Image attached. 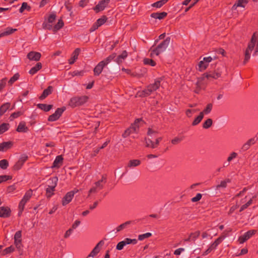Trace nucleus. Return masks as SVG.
Instances as JSON below:
<instances>
[{
    "label": "nucleus",
    "mask_w": 258,
    "mask_h": 258,
    "mask_svg": "<svg viewBox=\"0 0 258 258\" xmlns=\"http://www.w3.org/2000/svg\"><path fill=\"white\" fill-rule=\"evenodd\" d=\"M255 46L253 55H256L258 53V33L255 32L251 36L250 41L248 42V46L244 53V59L243 64H245L250 59V53Z\"/></svg>",
    "instance_id": "1"
},
{
    "label": "nucleus",
    "mask_w": 258,
    "mask_h": 258,
    "mask_svg": "<svg viewBox=\"0 0 258 258\" xmlns=\"http://www.w3.org/2000/svg\"><path fill=\"white\" fill-rule=\"evenodd\" d=\"M170 42V37H168L159 44L156 47H154V45L152 46L149 50V51L151 52L150 54L151 56L153 57V54L159 55L161 53L164 51L169 44Z\"/></svg>",
    "instance_id": "2"
},
{
    "label": "nucleus",
    "mask_w": 258,
    "mask_h": 258,
    "mask_svg": "<svg viewBox=\"0 0 258 258\" xmlns=\"http://www.w3.org/2000/svg\"><path fill=\"white\" fill-rule=\"evenodd\" d=\"M142 119L141 118L136 119L134 123L124 131V133L122 134V137L123 138H126L128 136L132 135V137L135 138V136L134 134L137 135L139 131V126L138 123Z\"/></svg>",
    "instance_id": "3"
},
{
    "label": "nucleus",
    "mask_w": 258,
    "mask_h": 258,
    "mask_svg": "<svg viewBox=\"0 0 258 258\" xmlns=\"http://www.w3.org/2000/svg\"><path fill=\"white\" fill-rule=\"evenodd\" d=\"M88 99V97L86 95L75 96L70 99L69 102V105L72 108L81 106L86 103Z\"/></svg>",
    "instance_id": "4"
},
{
    "label": "nucleus",
    "mask_w": 258,
    "mask_h": 258,
    "mask_svg": "<svg viewBox=\"0 0 258 258\" xmlns=\"http://www.w3.org/2000/svg\"><path fill=\"white\" fill-rule=\"evenodd\" d=\"M65 107H62L61 108H58L55 111L54 113L50 115L48 118V120L49 121H54L57 120L61 115L62 113L66 110Z\"/></svg>",
    "instance_id": "5"
},
{
    "label": "nucleus",
    "mask_w": 258,
    "mask_h": 258,
    "mask_svg": "<svg viewBox=\"0 0 258 258\" xmlns=\"http://www.w3.org/2000/svg\"><path fill=\"white\" fill-rule=\"evenodd\" d=\"M32 195V191L31 190H28L24 196L23 198L20 201L19 204V208L21 212L24 208V206L27 201L30 199Z\"/></svg>",
    "instance_id": "6"
},
{
    "label": "nucleus",
    "mask_w": 258,
    "mask_h": 258,
    "mask_svg": "<svg viewBox=\"0 0 258 258\" xmlns=\"http://www.w3.org/2000/svg\"><path fill=\"white\" fill-rule=\"evenodd\" d=\"M256 232V230H249L245 233L243 235L239 238V241L240 243H243L245 241L249 239Z\"/></svg>",
    "instance_id": "7"
},
{
    "label": "nucleus",
    "mask_w": 258,
    "mask_h": 258,
    "mask_svg": "<svg viewBox=\"0 0 258 258\" xmlns=\"http://www.w3.org/2000/svg\"><path fill=\"white\" fill-rule=\"evenodd\" d=\"M109 1L110 0L101 1L99 4L93 8L94 10L97 13L103 11L109 4Z\"/></svg>",
    "instance_id": "8"
},
{
    "label": "nucleus",
    "mask_w": 258,
    "mask_h": 258,
    "mask_svg": "<svg viewBox=\"0 0 258 258\" xmlns=\"http://www.w3.org/2000/svg\"><path fill=\"white\" fill-rule=\"evenodd\" d=\"M75 192L74 191H69L67 193L65 196L63 197L62 200V205L63 206H66L70 203L73 197H74Z\"/></svg>",
    "instance_id": "9"
},
{
    "label": "nucleus",
    "mask_w": 258,
    "mask_h": 258,
    "mask_svg": "<svg viewBox=\"0 0 258 258\" xmlns=\"http://www.w3.org/2000/svg\"><path fill=\"white\" fill-rule=\"evenodd\" d=\"M220 76L221 74L220 73L209 72L208 73L204 74L203 75L202 79H204L205 78H206L208 79H210L211 78L217 79Z\"/></svg>",
    "instance_id": "10"
},
{
    "label": "nucleus",
    "mask_w": 258,
    "mask_h": 258,
    "mask_svg": "<svg viewBox=\"0 0 258 258\" xmlns=\"http://www.w3.org/2000/svg\"><path fill=\"white\" fill-rule=\"evenodd\" d=\"M41 53L35 51H31L27 54V57L30 60L38 61L41 57Z\"/></svg>",
    "instance_id": "11"
},
{
    "label": "nucleus",
    "mask_w": 258,
    "mask_h": 258,
    "mask_svg": "<svg viewBox=\"0 0 258 258\" xmlns=\"http://www.w3.org/2000/svg\"><path fill=\"white\" fill-rule=\"evenodd\" d=\"M127 52L126 50L122 51L121 54L118 55L115 58L114 61L118 64L121 63L127 56Z\"/></svg>",
    "instance_id": "12"
},
{
    "label": "nucleus",
    "mask_w": 258,
    "mask_h": 258,
    "mask_svg": "<svg viewBox=\"0 0 258 258\" xmlns=\"http://www.w3.org/2000/svg\"><path fill=\"white\" fill-rule=\"evenodd\" d=\"M104 244V241L101 240L94 248L91 253L89 254V256L93 257L96 255L100 251V247Z\"/></svg>",
    "instance_id": "13"
},
{
    "label": "nucleus",
    "mask_w": 258,
    "mask_h": 258,
    "mask_svg": "<svg viewBox=\"0 0 258 258\" xmlns=\"http://www.w3.org/2000/svg\"><path fill=\"white\" fill-rule=\"evenodd\" d=\"M53 87L51 86H49L46 89H45L41 95L39 97L40 100H43L46 98L49 95L52 93Z\"/></svg>",
    "instance_id": "14"
},
{
    "label": "nucleus",
    "mask_w": 258,
    "mask_h": 258,
    "mask_svg": "<svg viewBox=\"0 0 258 258\" xmlns=\"http://www.w3.org/2000/svg\"><path fill=\"white\" fill-rule=\"evenodd\" d=\"M10 209L8 207H0V217L6 218L10 215Z\"/></svg>",
    "instance_id": "15"
},
{
    "label": "nucleus",
    "mask_w": 258,
    "mask_h": 258,
    "mask_svg": "<svg viewBox=\"0 0 258 258\" xmlns=\"http://www.w3.org/2000/svg\"><path fill=\"white\" fill-rule=\"evenodd\" d=\"M104 62L100 61L94 68V75L99 76L102 72L103 68L105 67Z\"/></svg>",
    "instance_id": "16"
},
{
    "label": "nucleus",
    "mask_w": 258,
    "mask_h": 258,
    "mask_svg": "<svg viewBox=\"0 0 258 258\" xmlns=\"http://www.w3.org/2000/svg\"><path fill=\"white\" fill-rule=\"evenodd\" d=\"M27 158L28 157L25 155H22L18 162L14 166V169L16 170L20 169Z\"/></svg>",
    "instance_id": "17"
},
{
    "label": "nucleus",
    "mask_w": 258,
    "mask_h": 258,
    "mask_svg": "<svg viewBox=\"0 0 258 258\" xmlns=\"http://www.w3.org/2000/svg\"><path fill=\"white\" fill-rule=\"evenodd\" d=\"M154 91L152 89L148 86L146 89L141 92H138V94L139 97H145L149 96Z\"/></svg>",
    "instance_id": "18"
},
{
    "label": "nucleus",
    "mask_w": 258,
    "mask_h": 258,
    "mask_svg": "<svg viewBox=\"0 0 258 258\" xmlns=\"http://www.w3.org/2000/svg\"><path fill=\"white\" fill-rule=\"evenodd\" d=\"M80 49L79 48H76L72 53V56L69 60V63L70 64H73L76 59L78 58V56L80 52Z\"/></svg>",
    "instance_id": "19"
},
{
    "label": "nucleus",
    "mask_w": 258,
    "mask_h": 258,
    "mask_svg": "<svg viewBox=\"0 0 258 258\" xmlns=\"http://www.w3.org/2000/svg\"><path fill=\"white\" fill-rule=\"evenodd\" d=\"M17 30V29H13L10 27L6 28V31L3 32H0V38L6 36L11 35L16 32Z\"/></svg>",
    "instance_id": "20"
},
{
    "label": "nucleus",
    "mask_w": 258,
    "mask_h": 258,
    "mask_svg": "<svg viewBox=\"0 0 258 258\" xmlns=\"http://www.w3.org/2000/svg\"><path fill=\"white\" fill-rule=\"evenodd\" d=\"M167 15V13L165 12H163L161 13H153L151 15V17L152 18L155 19H158L159 20H161L166 17Z\"/></svg>",
    "instance_id": "21"
},
{
    "label": "nucleus",
    "mask_w": 258,
    "mask_h": 258,
    "mask_svg": "<svg viewBox=\"0 0 258 258\" xmlns=\"http://www.w3.org/2000/svg\"><path fill=\"white\" fill-rule=\"evenodd\" d=\"M37 107L44 111L47 112L51 109L53 107L52 105H47L46 104L39 103L37 105Z\"/></svg>",
    "instance_id": "22"
},
{
    "label": "nucleus",
    "mask_w": 258,
    "mask_h": 258,
    "mask_svg": "<svg viewBox=\"0 0 258 258\" xmlns=\"http://www.w3.org/2000/svg\"><path fill=\"white\" fill-rule=\"evenodd\" d=\"M57 181H58V178L57 177H53L52 178L49 179L47 181L48 187H50V188L52 187V188H55V187L57 184Z\"/></svg>",
    "instance_id": "23"
},
{
    "label": "nucleus",
    "mask_w": 258,
    "mask_h": 258,
    "mask_svg": "<svg viewBox=\"0 0 258 258\" xmlns=\"http://www.w3.org/2000/svg\"><path fill=\"white\" fill-rule=\"evenodd\" d=\"M42 68V64L41 62H38L36 63L35 66L33 67L29 71V74L31 75H34L36 74L39 70Z\"/></svg>",
    "instance_id": "24"
},
{
    "label": "nucleus",
    "mask_w": 258,
    "mask_h": 258,
    "mask_svg": "<svg viewBox=\"0 0 258 258\" xmlns=\"http://www.w3.org/2000/svg\"><path fill=\"white\" fill-rule=\"evenodd\" d=\"M10 106L11 104L10 103L7 102L3 104L0 107V116L3 115Z\"/></svg>",
    "instance_id": "25"
},
{
    "label": "nucleus",
    "mask_w": 258,
    "mask_h": 258,
    "mask_svg": "<svg viewBox=\"0 0 258 258\" xmlns=\"http://www.w3.org/2000/svg\"><path fill=\"white\" fill-rule=\"evenodd\" d=\"M116 56V53H113L110 55H109L107 58H106L104 60H102V61H103L104 62V66H106L109 63H110L111 60L115 59V58Z\"/></svg>",
    "instance_id": "26"
},
{
    "label": "nucleus",
    "mask_w": 258,
    "mask_h": 258,
    "mask_svg": "<svg viewBox=\"0 0 258 258\" xmlns=\"http://www.w3.org/2000/svg\"><path fill=\"white\" fill-rule=\"evenodd\" d=\"M148 86L153 91H155L159 88L160 86V81L159 79H157L155 81V82L153 84H150Z\"/></svg>",
    "instance_id": "27"
},
{
    "label": "nucleus",
    "mask_w": 258,
    "mask_h": 258,
    "mask_svg": "<svg viewBox=\"0 0 258 258\" xmlns=\"http://www.w3.org/2000/svg\"><path fill=\"white\" fill-rule=\"evenodd\" d=\"M204 117V112H200V114L194 119L192 122V125L195 126L198 124Z\"/></svg>",
    "instance_id": "28"
},
{
    "label": "nucleus",
    "mask_w": 258,
    "mask_h": 258,
    "mask_svg": "<svg viewBox=\"0 0 258 258\" xmlns=\"http://www.w3.org/2000/svg\"><path fill=\"white\" fill-rule=\"evenodd\" d=\"M62 161V157L61 156H58L56 157L53 162V167L58 168L60 166Z\"/></svg>",
    "instance_id": "29"
},
{
    "label": "nucleus",
    "mask_w": 258,
    "mask_h": 258,
    "mask_svg": "<svg viewBox=\"0 0 258 258\" xmlns=\"http://www.w3.org/2000/svg\"><path fill=\"white\" fill-rule=\"evenodd\" d=\"M28 128L26 126L25 123L20 122L17 128V131L18 132L25 133L27 131Z\"/></svg>",
    "instance_id": "30"
},
{
    "label": "nucleus",
    "mask_w": 258,
    "mask_h": 258,
    "mask_svg": "<svg viewBox=\"0 0 258 258\" xmlns=\"http://www.w3.org/2000/svg\"><path fill=\"white\" fill-rule=\"evenodd\" d=\"M64 25L63 21L61 19L58 20V22L53 27V32H55L61 29Z\"/></svg>",
    "instance_id": "31"
},
{
    "label": "nucleus",
    "mask_w": 258,
    "mask_h": 258,
    "mask_svg": "<svg viewBox=\"0 0 258 258\" xmlns=\"http://www.w3.org/2000/svg\"><path fill=\"white\" fill-rule=\"evenodd\" d=\"M169 0H160L152 4V6L156 8H160L165 4Z\"/></svg>",
    "instance_id": "32"
},
{
    "label": "nucleus",
    "mask_w": 258,
    "mask_h": 258,
    "mask_svg": "<svg viewBox=\"0 0 258 258\" xmlns=\"http://www.w3.org/2000/svg\"><path fill=\"white\" fill-rule=\"evenodd\" d=\"M224 239V237H220L218 238H217L215 242L212 243L210 246L212 247L213 249H215L216 247L218 245L219 243H220Z\"/></svg>",
    "instance_id": "33"
},
{
    "label": "nucleus",
    "mask_w": 258,
    "mask_h": 258,
    "mask_svg": "<svg viewBox=\"0 0 258 258\" xmlns=\"http://www.w3.org/2000/svg\"><path fill=\"white\" fill-rule=\"evenodd\" d=\"M208 65L209 64L208 63H205V61L202 60L200 61L198 64L199 71L202 72L205 70L207 68Z\"/></svg>",
    "instance_id": "34"
},
{
    "label": "nucleus",
    "mask_w": 258,
    "mask_h": 258,
    "mask_svg": "<svg viewBox=\"0 0 258 258\" xmlns=\"http://www.w3.org/2000/svg\"><path fill=\"white\" fill-rule=\"evenodd\" d=\"M9 124L7 123H3L0 125V135L3 134L7 130L9 127Z\"/></svg>",
    "instance_id": "35"
},
{
    "label": "nucleus",
    "mask_w": 258,
    "mask_h": 258,
    "mask_svg": "<svg viewBox=\"0 0 258 258\" xmlns=\"http://www.w3.org/2000/svg\"><path fill=\"white\" fill-rule=\"evenodd\" d=\"M140 161L138 160H133L130 161L127 166L130 168H132L134 167H136L140 164Z\"/></svg>",
    "instance_id": "36"
},
{
    "label": "nucleus",
    "mask_w": 258,
    "mask_h": 258,
    "mask_svg": "<svg viewBox=\"0 0 258 258\" xmlns=\"http://www.w3.org/2000/svg\"><path fill=\"white\" fill-rule=\"evenodd\" d=\"M213 123V120L211 118L207 119L203 124V127L205 129L209 128Z\"/></svg>",
    "instance_id": "37"
},
{
    "label": "nucleus",
    "mask_w": 258,
    "mask_h": 258,
    "mask_svg": "<svg viewBox=\"0 0 258 258\" xmlns=\"http://www.w3.org/2000/svg\"><path fill=\"white\" fill-rule=\"evenodd\" d=\"M131 223V221H128L125 222V223L120 225L116 228V231L119 232L120 231L123 230V229L125 228L126 226L130 224Z\"/></svg>",
    "instance_id": "38"
},
{
    "label": "nucleus",
    "mask_w": 258,
    "mask_h": 258,
    "mask_svg": "<svg viewBox=\"0 0 258 258\" xmlns=\"http://www.w3.org/2000/svg\"><path fill=\"white\" fill-rule=\"evenodd\" d=\"M258 138L254 137L249 140H248L244 145H253L254 144L258 143Z\"/></svg>",
    "instance_id": "39"
},
{
    "label": "nucleus",
    "mask_w": 258,
    "mask_h": 258,
    "mask_svg": "<svg viewBox=\"0 0 258 258\" xmlns=\"http://www.w3.org/2000/svg\"><path fill=\"white\" fill-rule=\"evenodd\" d=\"M31 9V7L28 5L27 3L26 2H23L22 4V6L19 9V12L20 13H23L25 10H27L28 11H30Z\"/></svg>",
    "instance_id": "40"
},
{
    "label": "nucleus",
    "mask_w": 258,
    "mask_h": 258,
    "mask_svg": "<svg viewBox=\"0 0 258 258\" xmlns=\"http://www.w3.org/2000/svg\"><path fill=\"white\" fill-rule=\"evenodd\" d=\"M230 182V180L229 179H227L225 180L222 181L220 184L217 185L216 189H218L220 187L225 188L226 187L227 183H229Z\"/></svg>",
    "instance_id": "41"
},
{
    "label": "nucleus",
    "mask_w": 258,
    "mask_h": 258,
    "mask_svg": "<svg viewBox=\"0 0 258 258\" xmlns=\"http://www.w3.org/2000/svg\"><path fill=\"white\" fill-rule=\"evenodd\" d=\"M19 77L20 75L18 73L15 74L9 81V84L12 85L15 81H16L19 79Z\"/></svg>",
    "instance_id": "42"
},
{
    "label": "nucleus",
    "mask_w": 258,
    "mask_h": 258,
    "mask_svg": "<svg viewBox=\"0 0 258 258\" xmlns=\"http://www.w3.org/2000/svg\"><path fill=\"white\" fill-rule=\"evenodd\" d=\"M143 61L145 64L150 65L151 66H155L156 65L155 61L152 59L146 58L144 59Z\"/></svg>",
    "instance_id": "43"
},
{
    "label": "nucleus",
    "mask_w": 258,
    "mask_h": 258,
    "mask_svg": "<svg viewBox=\"0 0 258 258\" xmlns=\"http://www.w3.org/2000/svg\"><path fill=\"white\" fill-rule=\"evenodd\" d=\"M212 107H213L212 104L209 103L207 105L206 107L204 109V110L202 112H204V114H209L211 111Z\"/></svg>",
    "instance_id": "44"
},
{
    "label": "nucleus",
    "mask_w": 258,
    "mask_h": 258,
    "mask_svg": "<svg viewBox=\"0 0 258 258\" xmlns=\"http://www.w3.org/2000/svg\"><path fill=\"white\" fill-rule=\"evenodd\" d=\"M107 20V18L106 16H103L101 18L98 19L96 22L98 25L100 27L102 25H103Z\"/></svg>",
    "instance_id": "45"
},
{
    "label": "nucleus",
    "mask_w": 258,
    "mask_h": 258,
    "mask_svg": "<svg viewBox=\"0 0 258 258\" xmlns=\"http://www.w3.org/2000/svg\"><path fill=\"white\" fill-rule=\"evenodd\" d=\"M22 114V113L21 111H17L13 113L11 116H10V120L11 121L13 120L14 118H16L19 116H21Z\"/></svg>",
    "instance_id": "46"
},
{
    "label": "nucleus",
    "mask_w": 258,
    "mask_h": 258,
    "mask_svg": "<svg viewBox=\"0 0 258 258\" xmlns=\"http://www.w3.org/2000/svg\"><path fill=\"white\" fill-rule=\"evenodd\" d=\"M152 236V233L148 232L143 234L139 235L138 239L139 240H143L145 238H149Z\"/></svg>",
    "instance_id": "47"
},
{
    "label": "nucleus",
    "mask_w": 258,
    "mask_h": 258,
    "mask_svg": "<svg viewBox=\"0 0 258 258\" xmlns=\"http://www.w3.org/2000/svg\"><path fill=\"white\" fill-rule=\"evenodd\" d=\"M42 27L44 29L51 30L53 29L52 25L51 23L44 21L42 24Z\"/></svg>",
    "instance_id": "48"
},
{
    "label": "nucleus",
    "mask_w": 258,
    "mask_h": 258,
    "mask_svg": "<svg viewBox=\"0 0 258 258\" xmlns=\"http://www.w3.org/2000/svg\"><path fill=\"white\" fill-rule=\"evenodd\" d=\"M8 165V162L6 160L4 159L0 161V167L2 169H6Z\"/></svg>",
    "instance_id": "49"
},
{
    "label": "nucleus",
    "mask_w": 258,
    "mask_h": 258,
    "mask_svg": "<svg viewBox=\"0 0 258 258\" xmlns=\"http://www.w3.org/2000/svg\"><path fill=\"white\" fill-rule=\"evenodd\" d=\"M56 15L54 13H52V14H51L48 17V21H47V22L49 23H53L55 19H56Z\"/></svg>",
    "instance_id": "50"
},
{
    "label": "nucleus",
    "mask_w": 258,
    "mask_h": 258,
    "mask_svg": "<svg viewBox=\"0 0 258 258\" xmlns=\"http://www.w3.org/2000/svg\"><path fill=\"white\" fill-rule=\"evenodd\" d=\"M7 83V79L4 78L0 81V92L2 91Z\"/></svg>",
    "instance_id": "51"
},
{
    "label": "nucleus",
    "mask_w": 258,
    "mask_h": 258,
    "mask_svg": "<svg viewBox=\"0 0 258 258\" xmlns=\"http://www.w3.org/2000/svg\"><path fill=\"white\" fill-rule=\"evenodd\" d=\"M182 140V137H176L174 139L172 140L171 143L172 144H178L181 143Z\"/></svg>",
    "instance_id": "52"
},
{
    "label": "nucleus",
    "mask_w": 258,
    "mask_h": 258,
    "mask_svg": "<svg viewBox=\"0 0 258 258\" xmlns=\"http://www.w3.org/2000/svg\"><path fill=\"white\" fill-rule=\"evenodd\" d=\"M55 188L47 187L46 189V194L48 198H50L53 194V191H54Z\"/></svg>",
    "instance_id": "53"
},
{
    "label": "nucleus",
    "mask_w": 258,
    "mask_h": 258,
    "mask_svg": "<svg viewBox=\"0 0 258 258\" xmlns=\"http://www.w3.org/2000/svg\"><path fill=\"white\" fill-rule=\"evenodd\" d=\"M200 231H197L195 233H191L190 234V237H191L192 241H195L197 237L200 235Z\"/></svg>",
    "instance_id": "54"
},
{
    "label": "nucleus",
    "mask_w": 258,
    "mask_h": 258,
    "mask_svg": "<svg viewBox=\"0 0 258 258\" xmlns=\"http://www.w3.org/2000/svg\"><path fill=\"white\" fill-rule=\"evenodd\" d=\"M252 203V200H250L247 203H246L245 204L243 205L242 206H241L240 209V211H242L243 210H244V209H245L246 208H247L249 206H250Z\"/></svg>",
    "instance_id": "55"
},
{
    "label": "nucleus",
    "mask_w": 258,
    "mask_h": 258,
    "mask_svg": "<svg viewBox=\"0 0 258 258\" xmlns=\"http://www.w3.org/2000/svg\"><path fill=\"white\" fill-rule=\"evenodd\" d=\"M84 71H75L72 72V75L73 76H83L84 75Z\"/></svg>",
    "instance_id": "56"
},
{
    "label": "nucleus",
    "mask_w": 258,
    "mask_h": 258,
    "mask_svg": "<svg viewBox=\"0 0 258 258\" xmlns=\"http://www.w3.org/2000/svg\"><path fill=\"white\" fill-rule=\"evenodd\" d=\"M125 246L124 242L123 241L119 242L116 245V249L117 250H121Z\"/></svg>",
    "instance_id": "57"
},
{
    "label": "nucleus",
    "mask_w": 258,
    "mask_h": 258,
    "mask_svg": "<svg viewBox=\"0 0 258 258\" xmlns=\"http://www.w3.org/2000/svg\"><path fill=\"white\" fill-rule=\"evenodd\" d=\"M202 195L201 194H198L195 197L192 198L191 201L193 202H196L199 201L202 198Z\"/></svg>",
    "instance_id": "58"
},
{
    "label": "nucleus",
    "mask_w": 258,
    "mask_h": 258,
    "mask_svg": "<svg viewBox=\"0 0 258 258\" xmlns=\"http://www.w3.org/2000/svg\"><path fill=\"white\" fill-rule=\"evenodd\" d=\"M21 231H17L14 236V239L15 240H21Z\"/></svg>",
    "instance_id": "59"
},
{
    "label": "nucleus",
    "mask_w": 258,
    "mask_h": 258,
    "mask_svg": "<svg viewBox=\"0 0 258 258\" xmlns=\"http://www.w3.org/2000/svg\"><path fill=\"white\" fill-rule=\"evenodd\" d=\"M73 229L72 228H70L66 232L64 235V237L66 238H68L70 236V235L73 233Z\"/></svg>",
    "instance_id": "60"
},
{
    "label": "nucleus",
    "mask_w": 258,
    "mask_h": 258,
    "mask_svg": "<svg viewBox=\"0 0 258 258\" xmlns=\"http://www.w3.org/2000/svg\"><path fill=\"white\" fill-rule=\"evenodd\" d=\"M184 248H178L176 250H175L174 253L175 254V255H180V253L184 251Z\"/></svg>",
    "instance_id": "61"
},
{
    "label": "nucleus",
    "mask_w": 258,
    "mask_h": 258,
    "mask_svg": "<svg viewBox=\"0 0 258 258\" xmlns=\"http://www.w3.org/2000/svg\"><path fill=\"white\" fill-rule=\"evenodd\" d=\"M80 221L79 220H76L74 223L73 224L72 226V228L74 230L80 224Z\"/></svg>",
    "instance_id": "62"
},
{
    "label": "nucleus",
    "mask_w": 258,
    "mask_h": 258,
    "mask_svg": "<svg viewBox=\"0 0 258 258\" xmlns=\"http://www.w3.org/2000/svg\"><path fill=\"white\" fill-rule=\"evenodd\" d=\"M88 3V0H81L79 3V6L81 7H85Z\"/></svg>",
    "instance_id": "63"
},
{
    "label": "nucleus",
    "mask_w": 258,
    "mask_h": 258,
    "mask_svg": "<svg viewBox=\"0 0 258 258\" xmlns=\"http://www.w3.org/2000/svg\"><path fill=\"white\" fill-rule=\"evenodd\" d=\"M99 26L98 25V24L95 23L92 27L91 28H90V31L91 32H93L95 30H96L97 29H98V28L99 27Z\"/></svg>",
    "instance_id": "64"
}]
</instances>
